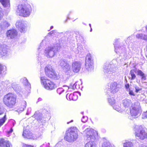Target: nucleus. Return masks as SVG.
<instances>
[{
    "label": "nucleus",
    "mask_w": 147,
    "mask_h": 147,
    "mask_svg": "<svg viewBox=\"0 0 147 147\" xmlns=\"http://www.w3.org/2000/svg\"><path fill=\"white\" fill-rule=\"evenodd\" d=\"M45 71L46 76L50 79L45 77H41L40 78L41 84L46 89L52 90L55 89L56 85L51 80H58L59 78L53 69L49 66L45 67Z\"/></svg>",
    "instance_id": "1"
},
{
    "label": "nucleus",
    "mask_w": 147,
    "mask_h": 147,
    "mask_svg": "<svg viewBox=\"0 0 147 147\" xmlns=\"http://www.w3.org/2000/svg\"><path fill=\"white\" fill-rule=\"evenodd\" d=\"M23 98L22 94L18 93L17 95L12 93H9L4 96L3 102L7 107L12 108L16 105L18 100H21Z\"/></svg>",
    "instance_id": "2"
},
{
    "label": "nucleus",
    "mask_w": 147,
    "mask_h": 147,
    "mask_svg": "<svg viewBox=\"0 0 147 147\" xmlns=\"http://www.w3.org/2000/svg\"><path fill=\"white\" fill-rule=\"evenodd\" d=\"M32 10L31 6L26 2L18 5L16 12L20 16L26 17L29 16Z\"/></svg>",
    "instance_id": "3"
},
{
    "label": "nucleus",
    "mask_w": 147,
    "mask_h": 147,
    "mask_svg": "<svg viewBox=\"0 0 147 147\" xmlns=\"http://www.w3.org/2000/svg\"><path fill=\"white\" fill-rule=\"evenodd\" d=\"M78 129L76 127H70L66 131L64 138L65 140L69 142H73L78 138Z\"/></svg>",
    "instance_id": "4"
},
{
    "label": "nucleus",
    "mask_w": 147,
    "mask_h": 147,
    "mask_svg": "<svg viewBox=\"0 0 147 147\" xmlns=\"http://www.w3.org/2000/svg\"><path fill=\"white\" fill-rule=\"evenodd\" d=\"M136 138L143 140L147 138V133L144 128L142 125L135 126L133 129Z\"/></svg>",
    "instance_id": "5"
},
{
    "label": "nucleus",
    "mask_w": 147,
    "mask_h": 147,
    "mask_svg": "<svg viewBox=\"0 0 147 147\" xmlns=\"http://www.w3.org/2000/svg\"><path fill=\"white\" fill-rule=\"evenodd\" d=\"M84 132L87 138L89 140L95 139L98 136L97 131L92 128H87L85 130Z\"/></svg>",
    "instance_id": "6"
},
{
    "label": "nucleus",
    "mask_w": 147,
    "mask_h": 147,
    "mask_svg": "<svg viewBox=\"0 0 147 147\" xmlns=\"http://www.w3.org/2000/svg\"><path fill=\"white\" fill-rule=\"evenodd\" d=\"M93 63L92 56L90 54L88 55L86 58L85 67L86 69L89 70L93 67Z\"/></svg>",
    "instance_id": "7"
},
{
    "label": "nucleus",
    "mask_w": 147,
    "mask_h": 147,
    "mask_svg": "<svg viewBox=\"0 0 147 147\" xmlns=\"http://www.w3.org/2000/svg\"><path fill=\"white\" fill-rule=\"evenodd\" d=\"M12 146L9 140L3 138L0 139V147H12Z\"/></svg>",
    "instance_id": "8"
},
{
    "label": "nucleus",
    "mask_w": 147,
    "mask_h": 147,
    "mask_svg": "<svg viewBox=\"0 0 147 147\" xmlns=\"http://www.w3.org/2000/svg\"><path fill=\"white\" fill-rule=\"evenodd\" d=\"M81 63L78 61H74L72 64L73 71L74 73H78L80 71L81 68Z\"/></svg>",
    "instance_id": "9"
},
{
    "label": "nucleus",
    "mask_w": 147,
    "mask_h": 147,
    "mask_svg": "<svg viewBox=\"0 0 147 147\" xmlns=\"http://www.w3.org/2000/svg\"><path fill=\"white\" fill-rule=\"evenodd\" d=\"M131 115L132 117H136L140 113V109L137 107L132 106L130 110Z\"/></svg>",
    "instance_id": "10"
},
{
    "label": "nucleus",
    "mask_w": 147,
    "mask_h": 147,
    "mask_svg": "<svg viewBox=\"0 0 147 147\" xmlns=\"http://www.w3.org/2000/svg\"><path fill=\"white\" fill-rule=\"evenodd\" d=\"M66 97L68 100L73 101L76 100L78 98L77 93L76 92H74L72 94L68 93L67 94Z\"/></svg>",
    "instance_id": "11"
},
{
    "label": "nucleus",
    "mask_w": 147,
    "mask_h": 147,
    "mask_svg": "<svg viewBox=\"0 0 147 147\" xmlns=\"http://www.w3.org/2000/svg\"><path fill=\"white\" fill-rule=\"evenodd\" d=\"M22 136L28 139H32L33 138L32 134L28 129H25L24 130Z\"/></svg>",
    "instance_id": "12"
},
{
    "label": "nucleus",
    "mask_w": 147,
    "mask_h": 147,
    "mask_svg": "<svg viewBox=\"0 0 147 147\" xmlns=\"http://www.w3.org/2000/svg\"><path fill=\"white\" fill-rule=\"evenodd\" d=\"M17 34V32L14 29L9 30L7 33V36L11 38L15 37Z\"/></svg>",
    "instance_id": "13"
},
{
    "label": "nucleus",
    "mask_w": 147,
    "mask_h": 147,
    "mask_svg": "<svg viewBox=\"0 0 147 147\" xmlns=\"http://www.w3.org/2000/svg\"><path fill=\"white\" fill-rule=\"evenodd\" d=\"M6 46L1 45L0 46V55L2 56H5L7 54V49Z\"/></svg>",
    "instance_id": "14"
},
{
    "label": "nucleus",
    "mask_w": 147,
    "mask_h": 147,
    "mask_svg": "<svg viewBox=\"0 0 147 147\" xmlns=\"http://www.w3.org/2000/svg\"><path fill=\"white\" fill-rule=\"evenodd\" d=\"M60 64L61 66L66 69H69V70L70 69V67L67 61L65 60H63L61 61Z\"/></svg>",
    "instance_id": "15"
},
{
    "label": "nucleus",
    "mask_w": 147,
    "mask_h": 147,
    "mask_svg": "<svg viewBox=\"0 0 147 147\" xmlns=\"http://www.w3.org/2000/svg\"><path fill=\"white\" fill-rule=\"evenodd\" d=\"M26 103L25 101H22L18 107V110L19 111H23L26 107Z\"/></svg>",
    "instance_id": "16"
},
{
    "label": "nucleus",
    "mask_w": 147,
    "mask_h": 147,
    "mask_svg": "<svg viewBox=\"0 0 147 147\" xmlns=\"http://www.w3.org/2000/svg\"><path fill=\"white\" fill-rule=\"evenodd\" d=\"M80 88L79 83L78 82H77L75 83L72 87L69 88L68 90L67 91V92H69L72 90H75V89L77 90L79 89Z\"/></svg>",
    "instance_id": "17"
},
{
    "label": "nucleus",
    "mask_w": 147,
    "mask_h": 147,
    "mask_svg": "<svg viewBox=\"0 0 147 147\" xmlns=\"http://www.w3.org/2000/svg\"><path fill=\"white\" fill-rule=\"evenodd\" d=\"M19 25H20V27H18V29L20 31L21 33L24 32L25 31V29L23 25L21 22H18L16 23V26L17 27Z\"/></svg>",
    "instance_id": "18"
},
{
    "label": "nucleus",
    "mask_w": 147,
    "mask_h": 147,
    "mask_svg": "<svg viewBox=\"0 0 147 147\" xmlns=\"http://www.w3.org/2000/svg\"><path fill=\"white\" fill-rule=\"evenodd\" d=\"M0 2L4 7H9L10 5L9 0H4Z\"/></svg>",
    "instance_id": "19"
},
{
    "label": "nucleus",
    "mask_w": 147,
    "mask_h": 147,
    "mask_svg": "<svg viewBox=\"0 0 147 147\" xmlns=\"http://www.w3.org/2000/svg\"><path fill=\"white\" fill-rule=\"evenodd\" d=\"M96 144L94 142L90 141L85 145V147H96Z\"/></svg>",
    "instance_id": "20"
},
{
    "label": "nucleus",
    "mask_w": 147,
    "mask_h": 147,
    "mask_svg": "<svg viewBox=\"0 0 147 147\" xmlns=\"http://www.w3.org/2000/svg\"><path fill=\"white\" fill-rule=\"evenodd\" d=\"M6 115L5 114L3 117L0 118V127L3 125L6 120Z\"/></svg>",
    "instance_id": "21"
},
{
    "label": "nucleus",
    "mask_w": 147,
    "mask_h": 147,
    "mask_svg": "<svg viewBox=\"0 0 147 147\" xmlns=\"http://www.w3.org/2000/svg\"><path fill=\"white\" fill-rule=\"evenodd\" d=\"M135 72H136V70L135 69H132L130 70V74L131 76V80H134L136 77V76L134 73Z\"/></svg>",
    "instance_id": "22"
},
{
    "label": "nucleus",
    "mask_w": 147,
    "mask_h": 147,
    "mask_svg": "<svg viewBox=\"0 0 147 147\" xmlns=\"http://www.w3.org/2000/svg\"><path fill=\"white\" fill-rule=\"evenodd\" d=\"M133 144L131 142H128L123 144V147H133Z\"/></svg>",
    "instance_id": "23"
},
{
    "label": "nucleus",
    "mask_w": 147,
    "mask_h": 147,
    "mask_svg": "<svg viewBox=\"0 0 147 147\" xmlns=\"http://www.w3.org/2000/svg\"><path fill=\"white\" fill-rule=\"evenodd\" d=\"M118 84L116 82H114L112 83L111 84L110 88L111 89L117 88Z\"/></svg>",
    "instance_id": "24"
},
{
    "label": "nucleus",
    "mask_w": 147,
    "mask_h": 147,
    "mask_svg": "<svg viewBox=\"0 0 147 147\" xmlns=\"http://www.w3.org/2000/svg\"><path fill=\"white\" fill-rule=\"evenodd\" d=\"M54 53V51L51 49L49 50L46 52V53L50 57H52Z\"/></svg>",
    "instance_id": "25"
},
{
    "label": "nucleus",
    "mask_w": 147,
    "mask_h": 147,
    "mask_svg": "<svg viewBox=\"0 0 147 147\" xmlns=\"http://www.w3.org/2000/svg\"><path fill=\"white\" fill-rule=\"evenodd\" d=\"M23 83L24 84L25 86H28L30 85V84L29 83L28 80L26 78H24L23 80Z\"/></svg>",
    "instance_id": "26"
},
{
    "label": "nucleus",
    "mask_w": 147,
    "mask_h": 147,
    "mask_svg": "<svg viewBox=\"0 0 147 147\" xmlns=\"http://www.w3.org/2000/svg\"><path fill=\"white\" fill-rule=\"evenodd\" d=\"M6 67L5 65L0 64V75L1 73V71H3L6 70Z\"/></svg>",
    "instance_id": "27"
},
{
    "label": "nucleus",
    "mask_w": 147,
    "mask_h": 147,
    "mask_svg": "<svg viewBox=\"0 0 147 147\" xmlns=\"http://www.w3.org/2000/svg\"><path fill=\"white\" fill-rule=\"evenodd\" d=\"M64 91V90L62 88H59L57 89V92L59 94H61Z\"/></svg>",
    "instance_id": "28"
},
{
    "label": "nucleus",
    "mask_w": 147,
    "mask_h": 147,
    "mask_svg": "<svg viewBox=\"0 0 147 147\" xmlns=\"http://www.w3.org/2000/svg\"><path fill=\"white\" fill-rule=\"evenodd\" d=\"M129 102L127 100H124L123 102V105L124 107L128 106L129 105Z\"/></svg>",
    "instance_id": "29"
},
{
    "label": "nucleus",
    "mask_w": 147,
    "mask_h": 147,
    "mask_svg": "<svg viewBox=\"0 0 147 147\" xmlns=\"http://www.w3.org/2000/svg\"><path fill=\"white\" fill-rule=\"evenodd\" d=\"M88 118L87 117L83 116L81 119L82 121L84 122L85 123L88 120Z\"/></svg>",
    "instance_id": "30"
},
{
    "label": "nucleus",
    "mask_w": 147,
    "mask_h": 147,
    "mask_svg": "<svg viewBox=\"0 0 147 147\" xmlns=\"http://www.w3.org/2000/svg\"><path fill=\"white\" fill-rule=\"evenodd\" d=\"M141 77L142 80H145L146 79V76L145 74L143 73V74L140 76Z\"/></svg>",
    "instance_id": "31"
},
{
    "label": "nucleus",
    "mask_w": 147,
    "mask_h": 147,
    "mask_svg": "<svg viewBox=\"0 0 147 147\" xmlns=\"http://www.w3.org/2000/svg\"><path fill=\"white\" fill-rule=\"evenodd\" d=\"M137 75L140 76L143 73V72L140 70H138L137 71Z\"/></svg>",
    "instance_id": "32"
},
{
    "label": "nucleus",
    "mask_w": 147,
    "mask_h": 147,
    "mask_svg": "<svg viewBox=\"0 0 147 147\" xmlns=\"http://www.w3.org/2000/svg\"><path fill=\"white\" fill-rule=\"evenodd\" d=\"M3 15V13L2 12V9L0 7V20L1 19Z\"/></svg>",
    "instance_id": "33"
},
{
    "label": "nucleus",
    "mask_w": 147,
    "mask_h": 147,
    "mask_svg": "<svg viewBox=\"0 0 147 147\" xmlns=\"http://www.w3.org/2000/svg\"><path fill=\"white\" fill-rule=\"evenodd\" d=\"M129 94L130 95H132L133 96H135V94L134 93L133 91L132 90H130L129 92Z\"/></svg>",
    "instance_id": "34"
},
{
    "label": "nucleus",
    "mask_w": 147,
    "mask_h": 147,
    "mask_svg": "<svg viewBox=\"0 0 147 147\" xmlns=\"http://www.w3.org/2000/svg\"><path fill=\"white\" fill-rule=\"evenodd\" d=\"M4 113V112L1 108V107L0 106V115H1Z\"/></svg>",
    "instance_id": "35"
},
{
    "label": "nucleus",
    "mask_w": 147,
    "mask_h": 147,
    "mask_svg": "<svg viewBox=\"0 0 147 147\" xmlns=\"http://www.w3.org/2000/svg\"><path fill=\"white\" fill-rule=\"evenodd\" d=\"M24 147H35L33 145H28V144H25L24 146Z\"/></svg>",
    "instance_id": "36"
},
{
    "label": "nucleus",
    "mask_w": 147,
    "mask_h": 147,
    "mask_svg": "<svg viewBox=\"0 0 147 147\" xmlns=\"http://www.w3.org/2000/svg\"><path fill=\"white\" fill-rule=\"evenodd\" d=\"M125 86L126 89H128L129 87V85L128 83L125 84Z\"/></svg>",
    "instance_id": "37"
},
{
    "label": "nucleus",
    "mask_w": 147,
    "mask_h": 147,
    "mask_svg": "<svg viewBox=\"0 0 147 147\" xmlns=\"http://www.w3.org/2000/svg\"><path fill=\"white\" fill-rule=\"evenodd\" d=\"M135 92H138V91H139L140 90H141V89H140V88H135Z\"/></svg>",
    "instance_id": "38"
},
{
    "label": "nucleus",
    "mask_w": 147,
    "mask_h": 147,
    "mask_svg": "<svg viewBox=\"0 0 147 147\" xmlns=\"http://www.w3.org/2000/svg\"><path fill=\"white\" fill-rule=\"evenodd\" d=\"M13 131V129L12 128H11V129H10L9 131L7 132V133H11Z\"/></svg>",
    "instance_id": "39"
},
{
    "label": "nucleus",
    "mask_w": 147,
    "mask_h": 147,
    "mask_svg": "<svg viewBox=\"0 0 147 147\" xmlns=\"http://www.w3.org/2000/svg\"><path fill=\"white\" fill-rule=\"evenodd\" d=\"M105 147H112L111 145H108L106 146Z\"/></svg>",
    "instance_id": "40"
},
{
    "label": "nucleus",
    "mask_w": 147,
    "mask_h": 147,
    "mask_svg": "<svg viewBox=\"0 0 147 147\" xmlns=\"http://www.w3.org/2000/svg\"><path fill=\"white\" fill-rule=\"evenodd\" d=\"M73 121V120H72L70 122H67V124H69V123L71 122H72Z\"/></svg>",
    "instance_id": "41"
},
{
    "label": "nucleus",
    "mask_w": 147,
    "mask_h": 147,
    "mask_svg": "<svg viewBox=\"0 0 147 147\" xmlns=\"http://www.w3.org/2000/svg\"><path fill=\"white\" fill-rule=\"evenodd\" d=\"M89 26H90V27H91V24H89Z\"/></svg>",
    "instance_id": "42"
},
{
    "label": "nucleus",
    "mask_w": 147,
    "mask_h": 147,
    "mask_svg": "<svg viewBox=\"0 0 147 147\" xmlns=\"http://www.w3.org/2000/svg\"><path fill=\"white\" fill-rule=\"evenodd\" d=\"M92 30V29L91 28V30H90V31H91Z\"/></svg>",
    "instance_id": "43"
}]
</instances>
